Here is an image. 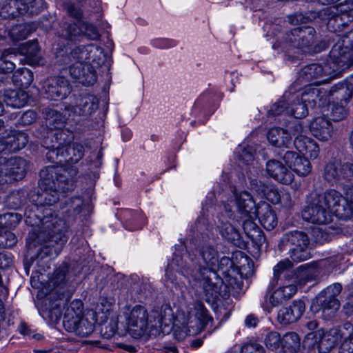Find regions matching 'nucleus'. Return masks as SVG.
Returning a JSON list of instances; mask_svg holds the SVG:
<instances>
[{
    "instance_id": "obj_1",
    "label": "nucleus",
    "mask_w": 353,
    "mask_h": 353,
    "mask_svg": "<svg viewBox=\"0 0 353 353\" xmlns=\"http://www.w3.org/2000/svg\"><path fill=\"white\" fill-rule=\"evenodd\" d=\"M72 132L61 130L48 134L42 141V146L48 150L46 159L61 166H48L40 171L41 191L32 197L37 210L39 207L52 205L59 200L60 193L74 189V178L77 172L74 168L66 169L62 165L77 163L83 157L84 148L80 143H72Z\"/></svg>"
},
{
    "instance_id": "obj_2",
    "label": "nucleus",
    "mask_w": 353,
    "mask_h": 353,
    "mask_svg": "<svg viewBox=\"0 0 353 353\" xmlns=\"http://www.w3.org/2000/svg\"><path fill=\"white\" fill-rule=\"evenodd\" d=\"M219 252L212 241L204 236L197 240L194 249L183 256H176L174 263L182 268L188 277L198 283L208 297H215L221 279L216 272Z\"/></svg>"
},
{
    "instance_id": "obj_3",
    "label": "nucleus",
    "mask_w": 353,
    "mask_h": 353,
    "mask_svg": "<svg viewBox=\"0 0 353 353\" xmlns=\"http://www.w3.org/2000/svg\"><path fill=\"white\" fill-rule=\"evenodd\" d=\"M353 46V29L340 37L332 46L329 60L321 63H312L304 66L299 72V79L310 81L314 79L326 77L317 83L329 82L336 77L341 70L347 66L345 63L350 58V51Z\"/></svg>"
},
{
    "instance_id": "obj_4",
    "label": "nucleus",
    "mask_w": 353,
    "mask_h": 353,
    "mask_svg": "<svg viewBox=\"0 0 353 353\" xmlns=\"http://www.w3.org/2000/svg\"><path fill=\"white\" fill-rule=\"evenodd\" d=\"M310 243L307 234L303 231H288L283 234L278 245L279 250L281 252L286 251L289 259L279 261L274 267L273 276L268 286L269 290L277 285L282 274H284L287 279L294 276L291 271L293 267L292 262L300 263L310 259Z\"/></svg>"
},
{
    "instance_id": "obj_5",
    "label": "nucleus",
    "mask_w": 353,
    "mask_h": 353,
    "mask_svg": "<svg viewBox=\"0 0 353 353\" xmlns=\"http://www.w3.org/2000/svg\"><path fill=\"white\" fill-rule=\"evenodd\" d=\"M173 312L169 305H163L159 310H153L149 316L147 310L141 305H135L126 316L128 331L134 338L144 335L157 336L163 326H168L172 321Z\"/></svg>"
},
{
    "instance_id": "obj_6",
    "label": "nucleus",
    "mask_w": 353,
    "mask_h": 353,
    "mask_svg": "<svg viewBox=\"0 0 353 353\" xmlns=\"http://www.w3.org/2000/svg\"><path fill=\"white\" fill-rule=\"evenodd\" d=\"M25 215L27 219L30 218V214L28 215L27 212L25 213ZM35 216L38 221L31 223L26 219V222L32 225L41 224L43 232L46 234L47 246L54 248L55 254L58 255L67 241L65 234L68 229L66 221L58 217H48L47 216L41 217L37 214Z\"/></svg>"
},
{
    "instance_id": "obj_7",
    "label": "nucleus",
    "mask_w": 353,
    "mask_h": 353,
    "mask_svg": "<svg viewBox=\"0 0 353 353\" xmlns=\"http://www.w3.org/2000/svg\"><path fill=\"white\" fill-rule=\"evenodd\" d=\"M299 94L285 92L282 99L274 103L268 111L270 115L276 116L285 113L296 119H301L308 114L306 103H303Z\"/></svg>"
},
{
    "instance_id": "obj_8",
    "label": "nucleus",
    "mask_w": 353,
    "mask_h": 353,
    "mask_svg": "<svg viewBox=\"0 0 353 353\" xmlns=\"http://www.w3.org/2000/svg\"><path fill=\"white\" fill-rule=\"evenodd\" d=\"M315 195L321 203L330 210L332 215L335 214L339 219L347 220L350 218V207L348 201L339 191L328 189L325 192Z\"/></svg>"
},
{
    "instance_id": "obj_9",
    "label": "nucleus",
    "mask_w": 353,
    "mask_h": 353,
    "mask_svg": "<svg viewBox=\"0 0 353 353\" xmlns=\"http://www.w3.org/2000/svg\"><path fill=\"white\" fill-rule=\"evenodd\" d=\"M316 32L310 26H302L292 29L287 32L283 42L286 46L305 52L313 46L316 41Z\"/></svg>"
},
{
    "instance_id": "obj_10",
    "label": "nucleus",
    "mask_w": 353,
    "mask_h": 353,
    "mask_svg": "<svg viewBox=\"0 0 353 353\" xmlns=\"http://www.w3.org/2000/svg\"><path fill=\"white\" fill-rule=\"evenodd\" d=\"M0 156V183H10L23 178L26 172V162L21 157Z\"/></svg>"
},
{
    "instance_id": "obj_11",
    "label": "nucleus",
    "mask_w": 353,
    "mask_h": 353,
    "mask_svg": "<svg viewBox=\"0 0 353 353\" xmlns=\"http://www.w3.org/2000/svg\"><path fill=\"white\" fill-rule=\"evenodd\" d=\"M342 290V285L335 283L323 290L316 297L312 303V307L315 305L319 308L316 312L321 310L323 314L327 316L333 315L339 308L340 302L336 298Z\"/></svg>"
},
{
    "instance_id": "obj_12",
    "label": "nucleus",
    "mask_w": 353,
    "mask_h": 353,
    "mask_svg": "<svg viewBox=\"0 0 353 353\" xmlns=\"http://www.w3.org/2000/svg\"><path fill=\"white\" fill-rule=\"evenodd\" d=\"M323 177L332 185L345 182L353 183V163L330 161L324 167Z\"/></svg>"
},
{
    "instance_id": "obj_13",
    "label": "nucleus",
    "mask_w": 353,
    "mask_h": 353,
    "mask_svg": "<svg viewBox=\"0 0 353 353\" xmlns=\"http://www.w3.org/2000/svg\"><path fill=\"white\" fill-rule=\"evenodd\" d=\"M302 217L312 223L325 225L332 221V215L314 194L308 199L302 211Z\"/></svg>"
},
{
    "instance_id": "obj_14",
    "label": "nucleus",
    "mask_w": 353,
    "mask_h": 353,
    "mask_svg": "<svg viewBox=\"0 0 353 353\" xmlns=\"http://www.w3.org/2000/svg\"><path fill=\"white\" fill-rule=\"evenodd\" d=\"M91 52L99 53L94 43L76 46L70 52V54L68 53L67 49L65 48H59L57 49L55 56L59 64H70L73 61L87 64L89 54Z\"/></svg>"
},
{
    "instance_id": "obj_15",
    "label": "nucleus",
    "mask_w": 353,
    "mask_h": 353,
    "mask_svg": "<svg viewBox=\"0 0 353 353\" xmlns=\"http://www.w3.org/2000/svg\"><path fill=\"white\" fill-rule=\"evenodd\" d=\"M98 107V98L94 95L85 94L76 97L74 102L65 107V112L69 117L71 115L87 117L94 113Z\"/></svg>"
},
{
    "instance_id": "obj_16",
    "label": "nucleus",
    "mask_w": 353,
    "mask_h": 353,
    "mask_svg": "<svg viewBox=\"0 0 353 353\" xmlns=\"http://www.w3.org/2000/svg\"><path fill=\"white\" fill-rule=\"evenodd\" d=\"M224 212H221L218 216L219 221L220 222L219 232L223 238L227 241L233 244L236 247L243 249L246 247L245 242L243 240L239 231L227 221H224L223 216H225L227 218L232 219L234 217L231 207L227 204L224 205Z\"/></svg>"
},
{
    "instance_id": "obj_17",
    "label": "nucleus",
    "mask_w": 353,
    "mask_h": 353,
    "mask_svg": "<svg viewBox=\"0 0 353 353\" xmlns=\"http://www.w3.org/2000/svg\"><path fill=\"white\" fill-rule=\"evenodd\" d=\"M44 97L50 100L65 99L71 91L68 80L62 77L47 79L43 84Z\"/></svg>"
},
{
    "instance_id": "obj_18",
    "label": "nucleus",
    "mask_w": 353,
    "mask_h": 353,
    "mask_svg": "<svg viewBox=\"0 0 353 353\" xmlns=\"http://www.w3.org/2000/svg\"><path fill=\"white\" fill-rule=\"evenodd\" d=\"M240 257L239 264L236 265L233 260L228 256H223L218 259L217 266H216V272L217 270L222 272L226 276H230L232 272L236 271V268L239 271H246V274H250L252 272L254 263L252 260L246 256L243 252H239L236 254V258Z\"/></svg>"
},
{
    "instance_id": "obj_19",
    "label": "nucleus",
    "mask_w": 353,
    "mask_h": 353,
    "mask_svg": "<svg viewBox=\"0 0 353 353\" xmlns=\"http://www.w3.org/2000/svg\"><path fill=\"white\" fill-rule=\"evenodd\" d=\"M63 65H68V68H63V70H68L72 79L83 85L90 86L97 81L96 72L90 65L75 61L70 64H63Z\"/></svg>"
},
{
    "instance_id": "obj_20",
    "label": "nucleus",
    "mask_w": 353,
    "mask_h": 353,
    "mask_svg": "<svg viewBox=\"0 0 353 353\" xmlns=\"http://www.w3.org/2000/svg\"><path fill=\"white\" fill-rule=\"evenodd\" d=\"M345 324L343 325V328L347 331V333L341 334L337 328H332L326 331L319 330L316 332L315 337L320 353L330 352L338 344L339 339L343 337L342 341H343L345 337L348 336L349 331L345 328Z\"/></svg>"
},
{
    "instance_id": "obj_21",
    "label": "nucleus",
    "mask_w": 353,
    "mask_h": 353,
    "mask_svg": "<svg viewBox=\"0 0 353 353\" xmlns=\"http://www.w3.org/2000/svg\"><path fill=\"white\" fill-rule=\"evenodd\" d=\"M321 84L306 85L301 94V100L310 108H314L318 103L320 106L328 99V88L319 87Z\"/></svg>"
},
{
    "instance_id": "obj_22",
    "label": "nucleus",
    "mask_w": 353,
    "mask_h": 353,
    "mask_svg": "<svg viewBox=\"0 0 353 353\" xmlns=\"http://www.w3.org/2000/svg\"><path fill=\"white\" fill-rule=\"evenodd\" d=\"M236 216L256 217L257 206L252 195L248 191H234Z\"/></svg>"
},
{
    "instance_id": "obj_23",
    "label": "nucleus",
    "mask_w": 353,
    "mask_h": 353,
    "mask_svg": "<svg viewBox=\"0 0 353 353\" xmlns=\"http://www.w3.org/2000/svg\"><path fill=\"white\" fill-rule=\"evenodd\" d=\"M281 157L285 163L299 176L307 175L312 170L310 162L307 158L299 156L296 152L286 150L283 154H280Z\"/></svg>"
},
{
    "instance_id": "obj_24",
    "label": "nucleus",
    "mask_w": 353,
    "mask_h": 353,
    "mask_svg": "<svg viewBox=\"0 0 353 353\" xmlns=\"http://www.w3.org/2000/svg\"><path fill=\"white\" fill-rule=\"evenodd\" d=\"M5 154L15 152L23 148L28 142V136L25 132L12 131L6 129L4 135L1 136Z\"/></svg>"
},
{
    "instance_id": "obj_25",
    "label": "nucleus",
    "mask_w": 353,
    "mask_h": 353,
    "mask_svg": "<svg viewBox=\"0 0 353 353\" xmlns=\"http://www.w3.org/2000/svg\"><path fill=\"white\" fill-rule=\"evenodd\" d=\"M268 175L281 183L288 185L294 180L292 172L279 160L272 159L266 163Z\"/></svg>"
},
{
    "instance_id": "obj_26",
    "label": "nucleus",
    "mask_w": 353,
    "mask_h": 353,
    "mask_svg": "<svg viewBox=\"0 0 353 353\" xmlns=\"http://www.w3.org/2000/svg\"><path fill=\"white\" fill-rule=\"evenodd\" d=\"M243 284L241 281L230 276L226 283H224L221 280V283L219 284L218 293L215 297H208L205 290H203V296L208 303H214L219 296L226 298L230 295L238 296L243 291Z\"/></svg>"
},
{
    "instance_id": "obj_27",
    "label": "nucleus",
    "mask_w": 353,
    "mask_h": 353,
    "mask_svg": "<svg viewBox=\"0 0 353 353\" xmlns=\"http://www.w3.org/2000/svg\"><path fill=\"white\" fill-rule=\"evenodd\" d=\"M305 310V303L301 300H295L290 305L279 311L277 319L283 325L294 323L301 317Z\"/></svg>"
},
{
    "instance_id": "obj_28",
    "label": "nucleus",
    "mask_w": 353,
    "mask_h": 353,
    "mask_svg": "<svg viewBox=\"0 0 353 353\" xmlns=\"http://www.w3.org/2000/svg\"><path fill=\"white\" fill-rule=\"evenodd\" d=\"M327 10H329V7L319 10L316 14L319 19L326 24L327 29L330 32H339L350 23V17H343L339 14L332 16L329 14V12H327Z\"/></svg>"
},
{
    "instance_id": "obj_29",
    "label": "nucleus",
    "mask_w": 353,
    "mask_h": 353,
    "mask_svg": "<svg viewBox=\"0 0 353 353\" xmlns=\"http://www.w3.org/2000/svg\"><path fill=\"white\" fill-rule=\"evenodd\" d=\"M63 325L67 331L81 337H86L94 331L93 323L82 316H74V319L68 316L66 321H63Z\"/></svg>"
},
{
    "instance_id": "obj_30",
    "label": "nucleus",
    "mask_w": 353,
    "mask_h": 353,
    "mask_svg": "<svg viewBox=\"0 0 353 353\" xmlns=\"http://www.w3.org/2000/svg\"><path fill=\"white\" fill-rule=\"evenodd\" d=\"M352 96L353 78L328 88V99L332 97L334 102L346 105Z\"/></svg>"
},
{
    "instance_id": "obj_31",
    "label": "nucleus",
    "mask_w": 353,
    "mask_h": 353,
    "mask_svg": "<svg viewBox=\"0 0 353 353\" xmlns=\"http://www.w3.org/2000/svg\"><path fill=\"white\" fill-rule=\"evenodd\" d=\"M310 130L314 137L321 141L328 140L332 134L331 122L324 117L314 119L310 124Z\"/></svg>"
},
{
    "instance_id": "obj_32",
    "label": "nucleus",
    "mask_w": 353,
    "mask_h": 353,
    "mask_svg": "<svg viewBox=\"0 0 353 353\" xmlns=\"http://www.w3.org/2000/svg\"><path fill=\"white\" fill-rule=\"evenodd\" d=\"M83 21H64L58 32L59 35L71 41H81L83 39Z\"/></svg>"
},
{
    "instance_id": "obj_33",
    "label": "nucleus",
    "mask_w": 353,
    "mask_h": 353,
    "mask_svg": "<svg viewBox=\"0 0 353 353\" xmlns=\"http://www.w3.org/2000/svg\"><path fill=\"white\" fill-rule=\"evenodd\" d=\"M296 291V285L294 284L283 285L274 290L270 296L266 295L265 301H268L271 307H277L290 299Z\"/></svg>"
},
{
    "instance_id": "obj_34",
    "label": "nucleus",
    "mask_w": 353,
    "mask_h": 353,
    "mask_svg": "<svg viewBox=\"0 0 353 353\" xmlns=\"http://www.w3.org/2000/svg\"><path fill=\"white\" fill-rule=\"evenodd\" d=\"M256 217L234 216L233 219L242 221V227L245 234L255 243H261L265 241V236L259 227L254 223Z\"/></svg>"
},
{
    "instance_id": "obj_35",
    "label": "nucleus",
    "mask_w": 353,
    "mask_h": 353,
    "mask_svg": "<svg viewBox=\"0 0 353 353\" xmlns=\"http://www.w3.org/2000/svg\"><path fill=\"white\" fill-rule=\"evenodd\" d=\"M256 212V217L265 229L272 230L277 225V216L268 203L266 202L259 203L257 205Z\"/></svg>"
},
{
    "instance_id": "obj_36",
    "label": "nucleus",
    "mask_w": 353,
    "mask_h": 353,
    "mask_svg": "<svg viewBox=\"0 0 353 353\" xmlns=\"http://www.w3.org/2000/svg\"><path fill=\"white\" fill-rule=\"evenodd\" d=\"M21 53L25 56L26 63L31 65L44 64V60L40 54V48L37 40H32L24 43L21 48Z\"/></svg>"
},
{
    "instance_id": "obj_37",
    "label": "nucleus",
    "mask_w": 353,
    "mask_h": 353,
    "mask_svg": "<svg viewBox=\"0 0 353 353\" xmlns=\"http://www.w3.org/2000/svg\"><path fill=\"white\" fill-rule=\"evenodd\" d=\"M294 145L300 153L307 156L310 159H315L319 156V147L318 144L307 136L295 138Z\"/></svg>"
},
{
    "instance_id": "obj_38",
    "label": "nucleus",
    "mask_w": 353,
    "mask_h": 353,
    "mask_svg": "<svg viewBox=\"0 0 353 353\" xmlns=\"http://www.w3.org/2000/svg\"><path fill=\"white\" fill-rule=\"evenodd\" d=\"M20 14H37L46 8L43 0H12Z\"/></svg>"
},
{
    "instance_id": "obj_39",
    "label": "nucleus",
    "mask_w": 353,
    "mask_h": 353,
    "mask_svg": "<svg viewBox=\"0 0 353 353\" xmlns=\"http://www.w3.org/2000/svg\"><path fill=\"white\" fill-rule=\"evenodd\" d=\"M176 256L179 255L177 254H174V258L172 259V261L168 264V268L165 270V282L167 288H172L173 287H174L176 289H179L181 291H183L184 285L181 283L177 281V274H180V272L181 274H183L185 277H187L188 279H190L192 278L188 277L183 272L182 268H181V267L176 265L173 263Z\"/></svg>"
},
{
    "instance_id": "obj_40",
    "label": "nucleus",
    "mask_w": 353,
    "mask_h": 353,
    "mask_svg": "<svg viewBox=\"0 0 353 353\" xmlns=\"http://www.w3.org/2000/svg\"><path fill=\"white\" fill-rule=\"evenodd\" d=\"M29 94L23 89L6 90L3 94V100L7 105L20 108L28 101Z\"/></svg>"
},
{
    "instance_id": "obj_41",
    "label": "nucleus",
    "mask_w": 353,
    "mask_h": 353,
    "mask_svg": "<svg viewBox=\"0 0 353 353\" xmlns=\"http://www.w3.org/2000/svg\"><path fill=\"white\" fill-rule=\"evenodd\" d=\"M267 137L272 145L278 148H288L291 143L290 133L281 128L274 127L270 129Z\"/></svg>"
},
{
    "instance_id": "obj_42",
    "label": "nucleus",
    "mask_w": 353,
    "mask_h": 353,
    "mask_svg": "<svg viewBox=\"0 0 353 353\" xmlns=\"http://www.w3.org/2000/svg\"><path fill=\"white\" fill-rule=\"evenodd\" d=\"M43 114L46 119V125L48 128L58 130L57 132L62 130L61 128L66 121L65 115H63L60 112L49 108H43Z\"/></svg>"
},
{
    "instance_id": "obj_43",
    "label": "nucleus",
    "mask_w": 353,
    "mask_h": 353,
    "mask_svg": "<svg viewBox=\"0 0 353 353\" xmlns=\"http://www.w3.org/2000/svg\"><path fill=\"white\" fill-rule=\"evenodd\" d=\"M83 204V201L80 196L71 197L61 207V213L64 219L74 217L81 212Z\"/></svg>"
},
{
    "instance_id": "obj_44",
    "label": "nucleus",
    "mask_w": 353,
    "mask_h": 353,
    "mask_svg": "<svg viewBox=\"0 0 353 353\" xmlns=\"http://www.w3.org/2000/svg\"><path fill=\"white\" fill-rule=\"evenodd\" d=\"M33 72L28 68H19L16 70L12 81L16 87L21 89L28 88L33 81Z\"/></svg>"
},
{
    "instance_id": "obj_45",
    "label": "nucleus",
    "mask_w": 353,
    "mask_h": 353,
    "mask_svg": "<svg viewBox=\"0 0 353 353\" xmlns=\"http://www.w3.org/2000/svg\"><path fill=\"white\" fill-rule=\"evenodd\" d=\"M17 56L11 49L4 50L0 55V70L8 76L15 68Z\"/></svg>"
},
{
    "instance_id": "obj_46",
    "label": "nucleus",
    "mask_w": 353,
    "mask_h": 353,
    "mask_svg": "<svg viewBox=\"0 0 353 353\" xmlns=\"http://www.w3.org/2000/svg\"><path fill=\"white\" fill-rule=\"evenodd\" d=\"M189 316H194L198 319L201 324H208V323L212 321V318L210 316L208 311L205 307L203 303L201 301L194 302L188 309Z\"/></svg>"
},
{
    "instance_id": "obj_47",
    "label": "nucleus",
    "mask_w": 353,
    "mask_h": 353,
    "mask_svg": "<svg viewBox=\"0 0 353 353\" xmlns=\"http://www.w3.org/2000/svg\"><path fill=\"white\" fill-rule=\"evenodd\" d=\"M32 31L33 29L29 24H18L9 30L8 34L14 41H18L26 39Z\"/></svg>"
},
{
    "instance_id": "obj_48",
    "label": "nucleus",
    "mask_w": 353,
    "mask_h": 353,
    "mask_svg": "<svg viewBox=\"0 0 353 353\" xmlns=\"http://www.w3.org/2000/svg\"><path fill=\"white\" fill-rule=\"evenodd\" d=\"M329 14L334 16L336 14L350 17V21L353 20V0L345 1L336 6L329 7L327 10Z\"/></svg>"
},
{
    "instance_id": "obj_49",
    "label": "nucleus",
    "mask_w": 353,
    "mask_h": 353,
    "mask_svg": "<svg viewBox=\"0 0 353 353\" xmlns=\"http://www.w3.org/2000/svg\"><path fill=\"white\" fill-rule=\"evenodd\" d=\"M281 340L283 347L289 352H295L300 347V337L296 332L285 334Z\"/></svg>"
},
{
    "instance_id": "obj_50",
    "label": "nucleus",
    "mask_w": 353,
    "mask_h": 353,
    "mask_svg": "<svg viewBox=\"0 0 353 353\" xmlns=\"http://www.w3.org/2000/svg\"><path fill=\"white\" fill-rule=\"evenodd\" d=\"M21 220V215L18 213L8 212L0 215V227L12 228Z\"/></svg>"
},
{
    "instance_id": "obj_51",
    "label": "nucleus",
    "mask_w": 353,
    "mask_h": 353,
    "mask_svg": "<svg viewBox=\"0 0 353 353\" xmlns=\"http://www.w3.org/2000/svg\"><path fill=\"white\" fill-rule=\"evenodd\" d=\"M345 328L349 331V334L341 343L339 351L340 353H353V325L346 323Z\"/></svg>"
},
{
    "instance_id": "obj_52",
    "label": "nucleus",
    "mask_w": 353,
    "mask_h": 353,
    "mask_svg": "<svg viewBox=\"0 0 353 353\" xmlns=\"http://www.w3.org/2000/svg\"><path fill=\"white\" fill-rule=\"evenodd\" d=\"M83 303L80 300L72 301L70 305L66 307L63 321H66V318L74 319V316H82Z\"/></svg>"
},
{
    "instance_id": "obj_53",
    "label": "nucleus",
    "mask_w": 353,
    "mask_h": 353,
    "mask_svg": "<svg viewBox=\"0 0 353 353\" xmlns=\"http://www.w3.org/2000/svg\"><path fill=\"white\" fill-rule=\"evenodd\" d=\"M330 111L331 119L335 121L343 119L347 114L345 105L334 101L330 104Z\"/></svg>"
},
{
    "instance_id": "obj_54",
    "label": "nucleus",
    "mask_w": 353,
    "mask_h": 353,
    "mask_svg": "<svg viewBox=\"0 0 353 353\" xmlns=\"http://www.w3.org/2000/svg\"><path fill=\"white\" fill-rule=\"evenodd\" d=\"M281 338L279 332L270 331L268 332L264 338L265 346L272 350L278 349L281 345Z\"/></svg>"
},
{
    "instance_id": "obj_55",
    "label": "nucleus",
    "mask_w": 353,
    "mask_h": 353,
    "mask_svg": "<svg viewBox=\"0 0 353 353\" xmlns=\"http://www.w3.org/2000/svg\"><path fill=\"white\" fill-rule=\"evenodd\" d=\"M236 153L238 154L239 159L246 164H249L254 159V150L252 146L241 145Z\"/></svg>"
},
{
    "instance_id": "obj_56",
    "label": "nucleus",
    "mask_w": 353,
    "mask_h": 353,
    "mask_svg": "<svg viewBox=\"0 0 353 353\" xmlns=\"http://www.w3.org/2000/svg\"><path fill=\"white\" fill-rule=\"evenodd\" d=\"M95 48L99 53L91 52L90 54H89V58L87 61V64L92 66L93 68L94 67H99L105 61V54L103 48L96 44Z\"/></svg>"
},
{
    "instance_id": "obj_57",
    "label": "nucleus",
    "mask_w": 353,
    "mask_h": 353,
    "mask_svg": "<svg viewBox=\"0 0 353 353\" xmlns=\"http://www.w3.org/2000/svg\"><path fill=\"white\" fill-rule=\"evenodd\" d=\"M12 0H10L8 3H3L0 7V16L3 18L14 17L19 10L16 8Z\"/></svg>"
},
{
    "instance_id": "obj_58",
    "label": "nucleus",
    "mask_w": 353,
    "mask_h": 353,
    "mask_svg": "<svg viewBox=\"0 0 353 353\" xmlns=\"http://www.w3.org/2000/svg\"><path fill=\"white\" fill-rule=\"evenodd\" d=\"M82 27L83 38L85 37L90 40H97L99 38L100 34L94 26L83 21Z\"/></svg>"
},
{
    "instance_id": "obj_59",
    "label": "nucleus",
    "mask_w": 353,
    "mask_h": 353,
    "mask_svg": "<svg viewBox=\"0 0 353 353\" xmlns=\"http://www.w3.org/2000/svg\"><path fill=\"white\" fill-rule=\"evenodd\" d=\"M59 301L58 303H54V306L51 307V308L49 309L48 311V315L49 317L53 321H57L60 319L62 311H61V307L63 305L64 303L62 301V298L59 296Z\"/></svg>"
},
{
    "instance_id": "obj_60",
    "label": "nucleus",
    "mask_w": 353,
    "mask_h": 353,
    "mask_svg": "<svg viewBox=\"0 0 353 353\" xmlns=\"http://www.w3.org/2000/svg\"><path fill=\"white\" fill-rule=\"evenodd\" d=\"M17 238L11 232H5L4 235L0 236V245L4 248H12L17 243Z\"/></svg>"
},
{
    "instance_id": "obj_61",
    "label": "nucleus",
    "mask_w": 353,
    "mask_h": 353,
    "mask_svg": "<svg viewBox=\"0 0 353 353\" xmlns=\"http://www.w3.org/2000/svg\"><path fill=\"white\" fill-rule=\"evenodd\" d=\"M266 199L274 204H279L281 202V191L274 188H268L267 190L263 194Z\"/></svg>"
},
{
    "instance_id": "obj_62",
    "label": "nucleus",
    "mask_w": 353,
    "mask_h": 353,
    "mask_svg": "<svg viewBox=\"0 0 353 353\" xmlns=\"http://www.w3.org/2000/svg\"><path fill=\"white\" fill-rule=\"evenodd\" d=\"M116 324L113 321L110 323H104L101 325V332L103 337L105 339H110L114 336L116 332Z\"/></svg>"
},
{
    "instance_id": "obj_63",
    "label": "nucleus",
    "mask_w": 353,
    "mask_h": 353,
    "mask_svg": "<svg viewBox=\"0 0 353 353\" xmlns=\"http://www.w3.org/2000/svg\"><path fill=\"white\" fill-rule=\"evenodd\" d=\"M36 119V112L32 110H29L22 114L19 122L22 125H28L32 123Z\"/></svg>"
},
{
    "instance_id": "obj_64",
    "label": "nucleus",
    "mask_w": 353,
    "mask_h": 353,
    "mask_svg": "<svg viewBox=\"0 0 353 353\" xmlns=\"http://www.w3.org/2000/svg\"><path fill=\"white\" fill-rule=\"evenodd\" d=\"M241 353H265L263 347L255 343L245 344L241 349Z\"/></svg>"
}]
</instances>
